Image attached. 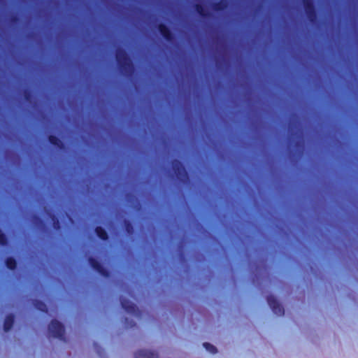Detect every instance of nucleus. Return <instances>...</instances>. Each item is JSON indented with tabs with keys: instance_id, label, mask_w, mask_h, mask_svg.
<instances>
[{
	"instance_id": "nucleus-12",
	"label": "nucleus",
	"mask_w": 358,
	"mask_h": 358,
	"mask_svg": "<svg viewBox=\"0 0 358 358\" xmlns=\"http://www.w3.org/2000/svg\"><path fill=\"white\" fill-rule=\"evenodd\" d=\"M228 7V3L225 0H220L217 2H215L212 4V8L213 10L220 12L223 11Z\"/></svg>"
},
{
	"instance_id": "nucleus-18",
	"label": "nucleus",
	"mask_w": 358,
	"mask_h": 358,
	"mask_svg": "<svg viewBox=\"0 0 358 358\" xmlns=\"http://www.w3.org/2000/svg\"><path fill=\"white\" fill-rule=\"evenodd\" d=\"M50 218L52 221V225H53L54 229L56 230H59L61 227V225H60V222H59V218L57 217V216L55 215V214H51Z\"/></svg>"
},
{
	"instance_id": "nucleus-8",
	"label": "nucleus",
	"mask_w": 358,
	"mask_h": 358,
	"mask_svg": "<svg viewBox=\"0 0 358 358\" xmlns=\"http://www.w3.org/2000/svg\"><path fill=\"white\" fill-rule=\"evenodd\" d=\"M135 358H157V354L147 350H139L134 354Z\"/></svg>"
},
{
	"instance_id": "nucleus-1",
	"label": "nucleus",
	"mask_w": 358,
	"mask_h": 358,
	"mask_svg": "<svg viewBox=\"0 0 358 358\" xmlns=\"http://www.w3.org/2000/svg\"><path fill=\"white\" fill-rule=\"evenodd\" d=\"M115 57L120 70L122 73L127 75L130 74L133 71V62L125 50L122 48L117 49L116 51Z\"/></svg>"
},
{
	"instance_id": "nucleus-3",
	"label": "nucleus",
	"mask_w": 358,
	"mask_h": 358,
	"mask_svg": "<svg viewBox=\"0 0 358 358\" xmlns=\"http://www.w3.org/2000/svg\"><path fill=\"white\" fill-rule=\"evenodd\" d=\"M173 170L177 177V178L182 181L187 178V173L183 164L178 159H173L172 161Z\"/></svg>"
},
{
	"instance_id": "nucleus-4",
	"label": "nucleus",
	"mask_w": 358,
	"mask_h": 358,
	"mask_svg": "<svg viewBox=\"0 0 358 358\" xmlns=\"http://www.w3.org/2000/svg\"><path fill=\"white\" fill-rule=\"evenodd\" d=\"M267 302L273 313L279 316H282L285 314L283 306L278 302L273 295H268L267 296Z\"/></svg>"
},
{
	"instance_id": "nucleus-25",
	"label": "nucleus",
	"mask_w": 358,
	"mask_h": 358,
	"mask_svg": "<svg viewBox=\"0 0 358 358\" xmlns=\"http://www.w3.org/2000/svg\"><path fill=\"white\" fill-rule=\"evenodd\" d=\"M18 21V17L17 16H13L11 17V22H17Z\"/></svg>"
},
{
	"instance_id": "nucleus-17",
	"label": "nucleus",
	"mask_w": 358,
	"mask_h": 358,
	"mask_svg": "<svg viewBox=\"0 0 358 358\" xmlns=\"http://www.w3.org/2000/svg\"><path fill=\"white\" fill-rule=\"evenodd\" d=\"M124 224L126 232L129 235H132L134 232V229L132 223L129 220H124Z\"/></svg>"
},
{
	"instance_id": "nucleus-9",
	"label": "nucleus",
	"mask_w": 358,
	"mask_h": 358,
	"mask_svg": "<svg viewBox=\"0 0 358 358\" xmlns=\"http://www.w3.org/2000/svg\"><path fill=\"white\" fill-rule=\"evenodd\" d=\"M48 141L49 143L59 150L64 149V143L56 136L55 135H49L48 136Z\"/></svg>"
},
{
	"instance_id": "nucleus-16",
	"label": "nucleus",
	"mask_w": 358,
	"mask_h": 358,
	"mask_svg": "<svg viewBox=\"0 0 358 358\" xmlns=\"http://www.w3.org/2000/svg\"><path fill=\"white\" fill-rule=\"evenodd\" d=\"M308 19L311 22H315L317 20V11L315 7L311 9L305 10Z\"/></svg>"
},
{
	"instance_id": "nucleus-13",
	"label": "nucleus",
	"mask_w": 358,
	"mask_h": 358,
	"mask_svg": "<svg viewBox=\"0 0 358 358\" xmlns=\"http://www.w3.org/2000/svg\"><path fill=\"white\" fill-rule=\"evenodd\" d=\"M96 235L102 241H107L108 239V232L101 227L97 226L94 229Z\"/></svg>"
},
{
	"instance_id": "nucleus-5",
	"label": "nucleus",
	"mask_w": 358,
	"mask_h": 358,
	"mask_svg": "<svg viewBox=\"0 0 358 358\" xmlns=\"http://www.w3.org/2000/svg\"><path fill=\"white\" fill-rule=\"evenodd\" d=\"M88 262L90 266L99 273L101 275L108 278L110 276V272L103 267V266L94 257H90Z\"/></svg>"
},
{
	"instance_id": "nucleus-20",
	"label": "nucleus",
	"mask_w": 358,
	"mask_h": 358,
	"mask_svg": "<svg viewBox=\"0 0 358 358\" xmlns=\"http://www.w3.org/2000/svg\"><path fill=\"white\" fill-rule=\"evenodd\" d=\"M303 5L304 7V10H307L308 9H311L315 8V5L313 0H302Z\"/></svg>"
},
{
	"instance_id": "nucleus-15",
	"label": "nucleus",
	"mask_w": 358,
	"mask_h": 358,
	"mask_svg": "<svg viewBox=\"0 0 358 358\" xmlns=\"http://www.w3.org/2000/svg\"><path fill=\"white\" fill-rule=\"evenodd\" d=\"M6 266L11 271L17 268V263L16 259L13 257H8L5 260Z\"/></svg>"
},
{
	"instance_id": "nucleus-21",
	"label": "nucleus",
	"mask_w": 358,
	"mask_h": 358,
	"mask_svg": "<svg viewBox=\"0 0 358 358\" xmlns=\"http://www.w3.org/2000/svg\"><path fill=\"white\" fill-rule=\"evenodd\" d=\"M203 347L212 354H215L217 352V348L212 344L209 343H203Z\"/></svg>"
},
{
	"instance_id": "nucleus-19",
	"label": "nucleus",
	"mask_w": 358,
	"mask_h": 358,
	"mask_svg": "<svg viewBox=\"0 0 358 358\" xmlns=\"http://www.w3.org/2000/svg\"><path fill=\"white\" fill-rule=\"evenodd\" d=\"M8 243V238L6 235L0 229V245L6 246Z\"/></svg>"
},
{
	"instance_id": "nucleus-11",
	"label": "nucleus",
	"mask_w": 358,
	"mask_h": 358,
	"mask_svg": "<svg viewBox=\"0 0 358 358\" xmlns=\"http://www.w3.org/2000/svg\"><path fill=\"white\" fill-rule=\"evenodd\" d=\"M195 11L198 13L199 16L203 18H207L210 16V13L207 11V10L204 8L203 5L201 3H196L194 6Z\"/></svg>"
},
{
	"instance_id": "nucleus-10",
	"label": "nucleus",
	"mask_w": 358,
	"mask_h": 358,
	"mask_svg": "<svg viewBox=\"0 0 358 358\" xmlns=\"http://www.w3.org/2000/svg\"><path fill=\"white\" fill-rule=\"evenodd\" d=\"M15 322V316L10 313L6 316L3 322V329L5 331H8L13 326Z\"/></svg>"
},
{
	"instance_id": "nucleus-22",
	"label": "nucleus",
	"mask_w": 358,
	"mask_h": 358,
	"mask_svg": "<svg viewBox=\"0 0 358 358\" xmlns=\"http://www.w3.org/2000/svg\"><path fill=\"white\" fill-rule=\"evenodd\" d=\"M33 221L35 224L38 225H43L44 224L43 219L38 215H34L33 216Z\"/></svg>"
},
{
	"instance_id": "nucleus-6",
	"label": "nucleus",
	"mask_w": 358,
	"mask_h": 358,
	"mask_svg": "<svg viewBox=\"0 0 358 358\" xmlns=\"http://www.w3.org/2000/svg\"><path fill=\"white\" fill-rule=\"evenodd\" d=\"M120 303H121L122 308L127 313H129V314H131L134 315H138V312H139L137 306L134 303L131 302L130 301H129L128 299H127L124 297H120Z\"/></svg>"
},
{
	"instance_id": "nucleus-2",
	"label": "nucleus",
	"mask_w": 358,
	"mask_h": 358,
	"mask_svg": "<svg viewBox=\"0 0 358 358\" xmlns=\"http://www.w3.org/2000/svg\"><path fill=\"white\" fill-rule=\"evenodd\" d=\"M48 331L52 337L60 340H65L64 326L58 320L55 319L51 320L48 325Z\"/></svg>"
},
{
	"instance_id": "nucleus-24",
	"label": "nucleus",
	"mask_w": 358,
	"mask_h": 358,
	"mask_svg": "<svg viewBox=\"0 0 358 358\" xmlns=\"http://www.w3.org/2000/svg\"><path fill=\"white\" fill-rule=\"evenodd\" d=\"M24 96L27 101H30L32 98V94L30 90H25L24 92Z\"/></svg>"
},
{
	"instance_id": "nucleus-23",
	"label": "nucleus",
	"mask_w": 358,
	"mask_h": 358,
	"mask_svg": "<svg viewBox=\"0 0 358 358\" xmlns=\"http://www.w3.org/2000/svg\"><path fill=\"white\" fill-rule=\"evenodd\" d=\"M124 324L127 328H134L136 326V324L133 320H129L128 318H124Z\"/></svg>"
},
{
	"instance_id": "nucleus-7",
	"label": "nucleus",
	"mask_w": 358,
	"mask_h": 358,
	"mask_svg": "<svg viewBox=\"0 0 358 358\" xmlns=\"http://www.w3.org/2000/svg\"><path fill=\"white\" fill-rule=\"evenodd\" d=\"M157 29L162 36L167 41L172 42L174 39V35L171 30L164 23H160L157 25Z\"/></svg>"
},
{
	"instance_id": "nucleus-14",
	"label": "nucleus",
	"mask_w": 358,
	"mask_h": 358,
	"mask_svg": "<svg viewBox=\"0 0 358 358\" xmlns=\"http://www.w3.org/2000/svg\"><path fill=\"white\" fill-rule=\"evenodd\" d=\"M33 305H34V308L36 309H37L38 310H39L42 313H48V308L46 304L43 301H42L41 300L35 299L33 301Z\"/></svg>"
}]
</instances>
